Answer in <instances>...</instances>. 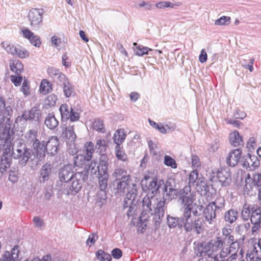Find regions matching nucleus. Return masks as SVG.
<instances>
[{
  "instance_id": "obj_18",
  "label": "nucleus",
  "mask_w": 261,
  "mask_h": 261,
  "mask_svg": "<svg viewBox=\"0 0 261 261\" xmlns=\"http://www.w3.org/2000/svg\"><path fill=\"white\" fill-rule=\"evenodd\" d=\"M116 188L120 192L124 193L126 190L127 193L128 191H131L134 186L137 189L136 185L132 183L130 176L119 178L118 180H116Z\"/></svg>"
},
{
  "instance_id": "obj_8",
  "label": "nucleus",
  "mask_w": 261,
  "mask_h": 261,
  "mask_svg": "<svg viewBox=\"0 0 261 261\" xmlns=\"http://www.w3.org/2000/svg\"><path fill=\"white\" fill-rule=\"evenodd\" d=\"M220 243L217 237L215 239L211 240L207 243L202 242L197 246L198 251L197 252V255L200 256H207L210 257L217 254L218 251L222 249Z\"/></svg>"
},
{
  "instance_id": "obj_59",
  "label": "nucleus",
  "mask_w": 261,
  "mask_h": 261,
  "mask_svg": "<svg viewBox=\"0 0 261 261\" xmlns=\"http://www.w3.org/2000/svg\"><path fill=\"white\" fill-rule=\"evenodd\" d=\"M21 91L25 96H28L30 94V82L27 79H24Z\"/></svg>"
},
{
  "instance_id": "obj_51",
  "label": "nucleus",
  "mask_w": 261,
  "mask_h": 261,
  "mask_svg": "<svg viewBox=\"0 0 261 261\" xmlns=\"http://www.w3.org/2000/svg\"><path fill=\"white\" fill-rule=\"evenodd\" d=\"M57 99L58 98L56 94H51L46 97L45 100V103L49 107H53L56 105Z\"/></svg>"
},
{
  "instance_id": "obj_41",
  "label": "nucleus",
  "mask_w": 261,
  "mask_h": 261,
  "mask_svg": "<svg viewBox=\"0 0 261 261\" xmlns=\"http://www.w3.org/2000/svg\"><path fill=\"white\" fill-rule=\"evenodd\" d=\"M219 242H221L220 245L222 247V249L224 247H228L230 246L232 241L234 240L233 236H228L225 237H217Z\"/></svg>"
},
{
  "instance_id": "obj_26",
  "label": "nucleus",
  "mask_w": 261,
  "mask_h": 261,
  "mask_svg": "<svg viewBox=\"0 0 261 261\" xmlns=\"http://www.w3.org/2000/svg\"><path fill=\"white\" fill-rule=\"evenodd\" d=\"M238 214L237 210L231 208L225 213L224 219L227 223L232 224L237 220Z\"/></svg>"
},
{
  "instance_id": "obj_38",
  "label": "nucleus",
  "mask_w": 261,
  "mask_h": 261,
  "mask_svg": "<svg viewBox=\"0 0 261 261\" xmlns=\"http://www.w3.org/2000/svg\"><path fill=\"white\" fill-rule=\"evenodd\" d=\"M92 127L94 129L99 133H104L106 131L103 120L99 118L94 119Z\"/></svg>"
},
{
  "instance_id": "obj_58",
  "label": "nucleus",
  "mask_w": 261,
  "mask_h": 261,
  "mask_svg": "<svg viewBox=\"0 0 261 261\" xmlns=\"http://www.w3.org/2000/svg\"><path fill=\"white\" fill-rule=\"evenodd\" d=\"M199 175L198 171L197 170H194L192 171L189 176V182L188 185L192 184L194 185V184L196 182V180L198 179Z\"/></svg>"
},
{
  "instance_id": "obj_42",
  "label": "nucleus",
  "mask_w": 261,
  "mask_h": 261,
  "mask_svg": "<svg viewBox=\"0 0 261 261\" xmlns=\"http://www.w3.org/2000/svg\"><path fill=\"white\" fill-rule=\"evenodd\" d=\"M96 255L99 261H111L112 259L111 255L102 249L98 250Z\"/></svg>"
},
{
  "instance_id": "obj_21",
  "label": "nucleus",
  "mask_w": 261,
  "mask_h": 261,
  "mask_svg": "<svg viewBox=\"0 0 261 261\" xmlns=\"http://www.w3.org/2000/svg\"><path fill=\"white\" fill-rule=\"evenodd\" d=\"M42 116L41 110L36 107L32 108L28 111H25L22 115V117L26 121L31 120L35 121H39Z\"/></svg>"
},
{
  "instance_id": "obj_62",
  "label": "nucleus",
  "mask_w": 261,
  "mask_h": 261,
  "mask_svg": "<svg viewBox=\"0 0 261 261\" xmlns=\"http://www.w3.org/2000/svg\"><path fill=\"white\" fill-rule=\"evenodd\" d=\"M98 239V236L97 233H92L90 234L86 241L87 245L90 247L92 245H94Z\"/></svg>"
},
{
  "instance_id": "obj_10",
  "label": "nucleus",
  "mask_w": 261,
  "mask_h": 261,
  "mask_svg": "<svg viewBox=\"0 0 261 261\" xmlns=\"http://www.w3.org/2000/svg\"><path fill=\"white\" fill-rule=\"evenodd\" d=\"M149 176L145 175L141 181V185L144 191L151 192L152 195L154 196L157 193H159V190L163 185H164V180L163 179H160L157 176L151 178V180Z\"/></svg>"
},
{
  "instance_id": "obj_20",
  "label": "nucleus",
  "mask_w": 261,
  "mask_h": 261,
  "mask_svg": "<svg viewBox=\"0 0 261 261\" xmlns=\"http://www.w3.org/2000/svg\"><path fill=\"white\" fill-rule=\"evenodd\" d=\"M242 154V151L240 148L231 150L226 158L227 165L230 167H235L239 163Z\"/></svg>"
},
{
  "instance_id": "obj_31",
  "label": "nucleus",
  "mask_w": 261,
  "mask_h": 261,
  "mask_svg": "<svg viewBox=\"0 0 261 261\" xmlns=\"http://www.w3.org/2000/svg\"><path fill=\"white\" fill-rule=\"evenodd\" d=\"M229 255V251L225 248H223L219 252L209 258H212V261H228L227 257Z\"/></svg>"
},
{
  "instance_id": "obj_43",
  "label": "nucleus",
  "mask_w": 261,
  "mask_h": 261,
  "mask_svg": "<svg viewBox=\"0 0 261 261\" xmlns=\"http://www.w3.org/2000/svg\"><path fill=\"white\" fill-rule=\"evenodd\" d=\"M59 110L61 115L62 119L63 120L68 119L70 114V109L66 103L62 104L60 106Z\"/></svg>"
},
{
  "instance_id": "obj_39",
  "label": "nucleus",
  "mask_w": 261,
  "mask_h": 261,
  "mask_svg": "<svg viewBox=\"0 0 261 261\" xmlns=\"http://www.w3.org/2000/svg\"><path fill=\"white\" fill-rule=\"evenodd\" d=\"M115 154L119 160L124 162L127 161V155L123 149V147L120 145L116 146Z\"/></svg>"
},
{
  "instance_id": "obj_53",
  "label": "nucleus",
  "mask_w": 261,
  "mask_h": 261,
  "mask_svg": "<svg viewBox=\"0 0 261 261\" xmlns=\"http://www.w3.org/2000/svg\"><path fill=\"white\" fill-rule=\"evenodd\" d=\"M148 121L151 126L157 129L161 133L165 134L168 133L167 128L164 126L160 125L150 119H148Z\"/></svg>"
},
{
  "instance_id": "obj_1",
  "label": "nucleus",
  "mask_w": 261,
  "mask_h": 261,
  "mask_svg": "<svg viewBox=\"0 0 261 261\" xmlns=\"http://www.w3.org/2000/svg\"><path fill=\"white\" fill-rule=\"evenodd\" d=\"M164 202V201H158V199L154 196L149 197L148 195L145 196L142 201L143 210L140 219H141L144 213L153 215L154 216L153 220L154 225L155 227L159 226L166 210Z\"/></svg>"
},
{
  "instance_id": "obj_25",
  "label": "nucleus",
  "mask_w": 261,
  "mask_h": 261,
  "mask_svg": "<svg viewBox=\"0 0 261 261\" xmlns=\"http://www.w3.org/2000/svg\"><path fill=\"white\" fill-rule=\"evenodd\" d=\"M229 142L232 146L238 147L243 145V140L237 130H234L229 135Z\"/></svg>"
},
{
  "instance_id": "obj_44",
  "label": "nucleus",
  "mask_w": 261,
  "mask_h": 261,
  "mask_svg": "<svg viewBox=\"0 0 261 261\" xmlns=\"http://www.w3.org/2000/svg\"><path fill=\"white\" fill-rule=\"evenodd\" d=\"M2 46L5 48V49L8 53L13 56L15 55V54H16L17 51V48L16 46H14V45L7 42H2Z\"/></svg>"
},
{
  "instance_id": "obj_33",
  "label": "nucleus",
  "mask_w": 261,
  "mask_h": 261,
  "mask_svg": "<svg viewBox=\"0 0 261 261\" xmlns=\"http://www.w3.org/2000/svg\"><path fill=\"white\" fill-rule=\"evenodd\" d=\"M52 90V84L47 79L42 80L39 87L40 92L43 95H46L50 92Z\"/></svg>"
},
{
  "instance_id": "obj_55",
  "label": "nucleus",
  "mask_w": 261,
  "mask_h": 261,
  "mask_svg": "<svg viewBox=\"0 0 261 261\" xmlns=\"http://www.w3.org/2000/svg\"><path fill=\"white\" fill-rule=\"evenodd\" d=\"M80 118V113L78 111H75L74 109L71 107L70 108V114L69 116L68 119L71 122L77 121Z\"/></svg>"
},
{
  "instance_id": "obj_34",
  "label": "nucleus",
  "mask_w": 261,
  "mask_h": 261,
  "mask_svg": "<svg viewBox=\"0 0 261 261\" xmlns=\"http://www.w3.org/2000/svg\"><path fill=\"white\" fill-rule=\"evenodd\" d=\"M64 134V137L71 142H73L75 141L76 136L74 133L73 125H69L66 127L63 132V135Z\"/></svg>"
},
{
  "instance_id": "obj_14",
  "label": "nucleus",
  "mask_w": 261,
  "mask_h": 261,
  "mask_svg": "<svg viewBox=\"0 0 261 261\" xmlns=\"http://www.w3.org/2000/svg\"><path fill=\"white\" fill-rule=\"evenodd\" d=\"M38 132L37 130L31 129L28 130L24 134V138L25 144L28 145H32V148L35 151V155L36 154L38 149L42 150L43 145H41V141L38 138Z\"/></svg>"
},
{
  "instance_id": "obj_45",
  "label": "nucleus",
  "mask_w": 261,
  "mask_h": 261,
  "mask_svg": "<svg viewBox=\"0 0 261 261\" xmlns=\"http://www.w3.org/2000/svg\"><path fill=\"white\" fill-rule=\"evenodd\" d=\"M89 161L87 160L86 155L85 156L81 154L77 155L74 158V164L75 166L77 167H82L83 165H86V162Z\"/></svg>"
},
{
  "instance_id": "obj_49",
  "label": "nucleus",
  "mask_w": 261,
  "mask_h": 261,
  "mask_svg": "<svg viewBox=\"0 0 261 261\" xmlns=\"http://www.w3.org/2000/svg\"><path fill=\"white\" fill-rule=\"evenodd\" d=\"M16 48L17 51L14 56H16L21 59L26 58L29 56V53L26 49L20 46H16Z\"/></svg>"
},
{
  "instance_id": "obj_54",
  "label": "nucleus",
  "mask_w": 261,
  "mask_h": 261,
  "mask_svg": "<svg viewBox=\"0 0 261 261\" xmlns=\"http://www.w3.org/2000/svg\"><path fill=\"white\" fill-rule=\"evenodd\" d=\"M230 17L223 16L215 21V24L219 25H225L230 24L231 21Z\"/></svg>"
},
{
  "instance_id": "obj_36",
  "label": "nucleus",
  "mask_w": 261,
  "mask_h": 261,
  "mask_svg": "<svg viewBox=\"0 0 261 261\" xmlns=\"http://www.w3.org/2000/svg\"><path fill=\"white\" fill-rule=\"evenodd\" d=\"M126 134L123 129H119L115 133L113 137L114 142L116 144V146L120 144L125 140Z\"/></svg>"
},
{
  "instance_id": "obj_52",
  "label": "nucleus",
  "mask_w": 261,
  "mask_h": 261,
  "mask_svg": "<svg viewBox=\"0 0 261 261\" xmlns=\"http://www.w3.org/2000/svg\"><path fill=\"white\" fill-rule=\"evenodd\" d=\"M61 71L54 67H48L47 69V72L50 77L54 80H56V77L60 73Z\"/></svg>"
},
{
  "instance_id": "obj_35",
  "label": "nucleus",
  "mask_w": 261,
  "mask_h": 261,
  "mask_svg": "<svg viewBox=\"0 0 261 261\" xmlns=\"http://www.w3.org/2000/svg\"><path fill=\"white\" fill-rule=\"evenodd\" d=\"M10 68L16 75H19L23 70V65L19 60H15L10 63Z\"/></svg>"
},
{
  "instance_id": "obj_48",
  "label": "nucleus",
  "mask_w": 261,
  "mask_h": 261,
  "mask_svg": "<svg viewBox=\"0 0 261 261\" xmlns=\"http://www.w3.org/2000/svg\"><path fill=\"white\" fill-rule=\"evenodd\" d=\"M11 158L7 156L2 158L1 163L0 165V171L3 173L6 171V169L10 166Z\"/></svg>"
},
{
  "instance_id": "obj_57",
  "label": "nucleus",
  "mask_w": 261,
  "mask_h": 261,
  "mask_svg": "<svg viewBox=\"0 0 261 261\" xmlns=\"http://www.w3.org/2000/svg\"><path fill=\"white\" fill-rule=\"evenodd\" d=\"M254 247L252 249L248 250L246 254V258L247 261H254L257 257V251Z\"/></svg>"
},
{
  "instance_id": "obj_40",
  "label": "nucleus",
  "mask_w": 261,
  "mask_h": 261,
  "mask_svg": "<svg viewBox=\"0 0 261 261\" xmlns=\"http://www.w3.org/2000/svg\"><path fill=\"white\" fill-rule=\"evenodd\" d=\"M63 92L66 97H69L74 95V90L69 81L68 83L63 85Z\"/></svg>"
},
{
  "instance_id": "obj_29",
  "label": "nucleus",
  "mask_w": 261,
  "mask_h": 261,
  "mask_svg": "<svg viewBox=\"0 0 261 261\" xmlns=\"http://www.w3.org/2000/svg\"><path fill=\"white\" fill-rule=\"evenodd\" d=\"M5 111V114L7 115H11L13 112L11 103L7 102L4 96L0 95V112Z\"/></svg>"
},
{
  "instance_id": "obj_22",
  "label": "nucleus",
  "mask_w": 261,
  "mask_h": 261,
  "mask_svg": "<svg viewBox=\"0 0 261 261\" xmlns=\"http://www.w3.org/2000/svg\"><path fill=\"white\" fill-rule=\"evenodd\" d=\"M19 252V247L16 245L12 249L11 252L6 251L0 261H16L18 258Z\"/></svg>"
},
{
  "instance_id": "obj_15",
  "label": "nucleus",
  "mask_w": 261,
  "mask_h": 261,
  "mask_svg": "<svg viewBox=\"0 0 261 261\" xmlns=\"http://www.w3.org/2000/svg\"><path fill=\"white\" fill-rule=\"evenodd\" d=\"M251 214L250 217V221L253 225L251 229L252 234L256 235L258 233L261 227V212L256 204L251 205Z\"/></svg>"
},
{
  "instance_id": "obj_60",
  "label": "nucleus",
  "mask_w": 261,
  "mask_h": 261,
  "mask_svg": "<svg viewBox=\"0 0 261 261\" xmlns=\"http://www.w3.org/2000/svg\"><path fill=\"white\" fill-rule=\"evenodd\" d=\"M86 148V157L87 161H90L94 152V145L91 142H89L87 144Z\"/></svg>"
},
{
  "instance_id": "obj_11",
  "label": "nucleus",
  "mask_w": 261,
  "mask_h": 261,
  "mask_svg": "<svg viewBox=\"0 0 261 261\" xmlns=\"http://www.w3.org/2000/svg\"><path fill=\"white\" fill-rule=\"evenodd\" d=\"M225 200L224 199L219 198L215 201L210 202L203 211V215L205 220L212 224L216 219V211L224 206Z\"/></svg>"
},
{
  "instance_id": "obj_17",
  "label": "nucleus",
  "mask_w": 261,
  "mask_h": 261,
  "mask_svg": "<svg viewBox=\"0 0 261 261\" xmlns=\"http://www.w3.org/2000/svg\"><path fill=\"white\" fill-rule=\"evenodd\" d=\"M74 175L73 167L71 164L65 165L59 172L60 180L61 181L64 182V184L74 178Z\"/></svg>"
},
{
  "instance_id": "obj_63",
  "label": "nucleus",
  "mask_w": 261,
  "mask_h": 261,
  "mask_svg": "<svg viewBox=\"0 0 261 261\" xmlns=\"http://www.w3.org/2000/svg\"><path fill=\"white\" fill-rule=\"evenodd\" d=\"M151 49L147 47L139 46L136 50V54L139 56H142L144 55L148 54V51Z\"/></svg>"
},
{
  "instance_id": "obj_61",
  "label": "nucleus",
  "mask_w": 261,
  "mask_h": 261,
  "mask_svg": "<svg viewBox=\"0 0 261 261\" xmlns=\"http://www.w3.org/2000/svg\"><path fill=\"white\" fill-rule=\"evenodd\" d=\"M97 162L95 161H91L90 164H88V168L87 170L86 169V167L84 169L88 171V174L89 173V171L91 172V174H95L97 172H98V169L97 168ZM83 169H81L80 171H81Z\"/></svg>"
},
{
  "instance_id": "obj_24",
  "label": "nucleus",
  "mask_w": 261,
  "mask_h": 261,
  "mask_svg": "<svg viewBox=\"0 0 261 261\" xmlns=\"http://www.w3.org/2000/svg\"><path fill=\"white\" fill-rule=\"evenodd\" d=\"M182 214L180 218L177 217H171L169 215L167 216V224L168 226L171 228H175L177 227L179 229H181L182 227L184 228L185 222L182 220Z\"/></svg>"
},
{
  "instance_id": "obj_46",
  "label": "nucleus",
  "mask_w": 261,
  "mask_h": 261,
  "mask_svg": "<svg viewBox=\"0 0 261 261\" xmlns=\"http://www.w3.org/2000/svg\"><path fill=\"white\" fill-rule=\"evenodd\" d=\"M164 164L173 169L177 168V165L175 160L169 155H165L164 159Z\"/></svg>"
},
{
  "instance_id": "obj_6",
  "label": "nucleus",
  "mask_w": 261,
  "mask_h": 261,
  "mask_svg": "<svg viewBox=\"0 0 261 261\" xmlns=\"http://www.w3.org/2000/svg\"><path fill=\"white\" fill-rule=\"evenodd\" d=\"M41 145H43L42 151L38 149L36 154V158L40 161L45 158L46 153L51 156L57 154L59 150L60 142L57 136H51L48 138L47 141H42Z\"/></svg>"
},
{
  "instance_id": "obj_64",
  "label": "nucleus",
  "mask_w": 261,
  "mask_h": 261,
  "mask_svg": "<svg viewBox=\"0 0 261 261\" xmlns=\"http://www.w3.org/2000/svg\"><path fill=\"white\" fill-rule=\"evenodd\" d=\"M10 79L15 86L16 87L20 86L22 81V77L20 74L17 75H11Z\"/></svg>"
},
{
  "instance_id": "obj_47",
  "label": "nucleus",
  "mask_w": 261,
  "mask_h": 261,
  "mask_svg": "<svg viewBox=\"0 0 261 261\" xmlns=\"http://www.w3.org/2000/svg\"><path fill=\"white\" fill-rule=\"evenodd\" d=\"M241 240H233L230 246L228 247H224L223 248L227 249L229 251V254L231 252H237L238 249L240 248V245L241 244Z\"/></svg>"
},
{
  "instance_id": "obj_50",
  "label": "nucleus",
  "mask_w": 261,
  "mask_h": 261,
  "mask_svg": "<svg viewBox=\"0 0 261 261\" xmlns=\"http://www.w3.org/2000/svg\"><path fill=\"white\" fill-rule=\"evenodd\" d=\"M113 175L116 177V180H118L119 178L123 177L130 176L127 173L126 170L118 168L115 170Z\"/></svg>"
},
{
  "instance_id": "obj_13",
  "label": "nucleus",
  "mask_w": 261,
  "mask_h": 261,
  "mask_svg": "<svg viewBox=\"0 0 261 261\" xmlns=\"http://www.w3.org/2000/svg\"><path fill=\"white\" fill-rule=\"evenodd\" d=\"M137 194V189H136L135 186H134L131 191H128L126 194L123 208H129L127 213L128 217L133 216L134 213L135 208L138 201V200H136Z\"/></svg>"
},
{
  "instance_id": "obj_19",
  "label": "nucleus",
  "mask_w": 261,
  "mask_h": 261,
  "mask_svg": "<svg viewBox=\"0 0 261 261\" xmlns=\"http://www.w3.org/2000/svg\"><path fill=\"white\" fill-rule=\"evenodd\" d=\"M217 177L222 187L228 186L231 181L229 168L227 167L220 168L217 171Z\"/></svg>"
},
{
  "instance_id": "obj_56",
  "label": "nucleus",
  "mask_w": 261,
  "mask_h": 261,
  "mask_svg": "<svg viewBox=\"0 0 261 261\" xmlns=\"http://www.w3.org/2000/svg\"><path fill=\"white\" fill-rule=\"evenodd\" d=\"M96 148L99 150L100 154L103 153L107 149V145L104 139L98 140L96 143Z\"/></svg>"
},
{
  "instance_id": "obj_12",
  "label": "nucleus",
  "mask_w": 261,
  "mask_h": 261,
  "mask_svg": "<svg viewBox=\"0 0 261 261\" xmlns=\"http://www.w3.org/2000/svg\"><path fill=\"white\" fill-rule=\"evenodd\" d=\"M45 10L42 8H32L30 10L28 18L33 29L40 28L43 22V15Z\"/></svg>"
},
{
  "instance_id": "obj_5",
  "label": "nucleus",
  "mask_w": 261,
  "mask_h": 261,
  "mask_svg": "<svg viewBox=\"0 0 261 261\" xmlns=\"http://www.w3.org/2000/svg\"><path fill=\"white\" fill-rule=\"evenodd\" d=\"M88 179V171L85 169L76 171L74 178L64 184V187L68 195H75L81 189L82 183Z\"/></svg>"
},
{
  "instance_id": "obj_4",
  "label": "nucleus",
  "mask_w": 261,
  "mask_h": 261,
  "mask_svg": "<svg viewBox=\"0 0 261 261\" xmlns=\"http://www.w3.org/2000/svg\"><path fill=\"white\" fill-rule=\"evenodd\" d=\"M22 140L15 141L12 148V156L18 160V164L22 167L27 165V162L32 156L36 158L33 149H31L24 144Z\"/></svg>"
},
{
  "instance_id": "obj_9",
  "label": "nucleus",
  "mask_w": 261,
  "mask_h": 261,
  "mask_svg": "<svg viewBox=\"0 0 261 261\" xmlns=\"http://www.w3.org/2000/svg\"><path fill=\"white\" fill-rule=\"evenodd\" d=\"M163 187V196L161 199H158V201H164L165 205L166 202L168 203L177 197L179 190L175 179L172 178H168L164 181Z\"/></svg>"
},
{
  "instance_id": "obj_2",
  "label": "nucleus",
  "mask_w": 261,
  "mask_h": 261,
  "mask_svg": "<svg viewBox=\"0 0 261 261\" xmlns=\"http://www.w3.org/2000/svg\"><path fill=\"white\" fill-rule=\"evenodd\" d=\"M178 202L183 205L181 208L182 214L187 213H192L193 216L197 217L199 215L198 210L201 211L203 208L202 205H197L193 203L195 198L194 195L191 193L190 185H186L184 188L179 190L177 194Z\"/></svg>"
},
{
  "instance_id": "obj_27",
  "label": "nucleus",
  "mask_w": 261,
  "mask_h": 261,
  "mask_svg": "<svg viewBox=\"0 0 261 261\" xmlns=\"http://www.w3.org/2000/svg\"><path fill=\"white\" fill-rule=\"evenodd\" d=\"M99 165L97 166L98 173L108 172L109 159L106 154H101Z\"/></svg>"
},
{
  "instance_id": "obj_32",
  "label": "nucleus",
  "mask_w": 261,
  "mask_h": 261,
  "mask_svg": "<svg viewBox=\"0 0 261 261\" xmlns=\"http://www.w3.org/2000/svg\"><path fill=\"white\" fill-rule=\"evenodd\" d=\"M109 174L108 172L98 173V188L101 190H106L109 180Z\"/></svg>"
},
{
  "instance_id": "obj_37",
  "label": "nucleus",
  "mask_w": 261,
  "mask_h": 261,
  "mask_svg": "<svg viewBox=\"0 0 261 261\" xmlns=\"http://www.w3.org/2000/svg\"><path fill=\"white\" fill-rule=\"evenodd\" d=\"M251 205L245 203L241 211V217L244 221H248L251 214Z\"/></svg>"
},
{
  "instance_id": "obj_3",
  "label": "nucleus",
  "mask_w": 261,
  "mask_h": 261,
  "mask_svg": "<svg viewBox=\"0 0 261 261\" xmlns=\"http://www.w3.org/2000/svg\"><path fill=\"white\" fill-rule=\"evenodd\" d=\"M13 125L12 121L8 119L1 133L0 150H4L3 157L10 158L12 156L13 141L17 136L15 135V129L12 126Z\"/></svg>"
},
{
  "instance_id": "obj_30",
  "label": "nucleus",
  "mask_w": 261,
  "mask_h": 261,
  "mask_svg": "<svg viewBox=\"0 0 261 261\" xmlns=\"http://www.w3.org/2000/svg\"><path fill=\"white\" fill-rule=\"evenodd\" d=\"M107 199V195L106 190H101L99 189L96 195V203L99 206L101 207L106 203Z\"/></svg>"
},
{
  "instance_id": "obj_16",
  "label": "nucleus",
  "mask_w": 261,
  "mask_h": 261,
  "mask_svg": "<svg viewBox=\"0 0 261 261\" xmlns=\"http://www.w3.org/2000/svg\"><path fill=\"white\" fill-rule=\"evenodd\" d=\"M242 166L248 171H253L260 165V162L254 155L248 153L242 160Z\"/></svg>"
},
{
  "instance_id": "obj_28",
  "label": "nucleus",
  "mask_w": 261,
  "mask_h": 261,
  "mask_svg": "<svg viewBox=\"0 0 261 261\" xmlns=\"http://www.w3.org/2000/svg\"><path fill=\"white\" fill-rule=\"evenodd\" d=\"M44 124L50 129H55L59 125V121L53 114H48L46 117Z\"/></svg>"
},
{
  "instance_id": "obj_23",
  "label": "nucleus",
  "mask_w": 261,
  "mask_h": 261,
  "mask_svg": "<svg viewBox=\"0 0 261 261\" xmlns=\"http://www.w3.org/2000/svg\"><path fill=\"white\" fill-rule=\"evenodd\" d=\"M52 170V165L48 163L43 165L40 169L39 181L40 183H44L49 179V175Z\"/></svg>"
},
{
  "instance_id": "obj_7",
  "label": "nucleus",
  "mask_w": 261,
  "mask_h": 261,
  "mask_svg": "<svg viewBox=\"0 0 261 261\" xmlns=\"http://www.w3.org/2000/svg\"><path fill=\"white\" fill-rule=\"evenodd\" d=\"M192 213L182 214V220L185 222L184 230L186 232H195L197 234L204 231L205 222L202 217L192 219Z\"/></svg>"
}]
</instances>
